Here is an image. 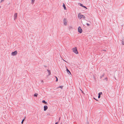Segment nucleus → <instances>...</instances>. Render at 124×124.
<instances>
[{
	"label": "nucleus",
	"instance_id": "obj_1",
	"mask_svg": "<svg viewBox=\"0 0 124 124\" xmlns=\"http://www.w3.org/2000/svg\"><path fill=\"white\" fill-rule=\"evenodd\" d=\"M72 50H73V52L76 54H78V53L76 47H75L72 48Z\"/></svg>",
	"mask_w": 124,
	"mask_h": 124
},
{
	"label": "nucleus",
	"instance_id": "obj_2",
	"mask_svg": "<svg viewBox=\"0 0 124 124\" xmlns=\"http://www.w3.org/2000/svg\"><path fill=\"white\" fill-rule=\"evenodd\" d=\"M78 17L80 19H81L82 18H85V16L83 15L79 14H78Z\"/></svg>",
	"mask_w": 124,
	"mask_h": 124
},
{
	"label": "nucleus",
	"instance_id": "obj_3",
	"mask_svg": "<svg viewBox=\"0 0 124 124\" xmlns=\"http://www.w3.org/2000/svg\"><path fill=\"white\" fill-rule=\"evenodd\" d=\"M17 54V51H15L12 52L11 53L12 55L14 56L16 55Z\"/></svg>",
	"mask_w": 124,
	"mask_h": 124
},
{
	"label": "nucleus",
	"instance_id": "obj_4",
	"mask_svg": "<svg viewBox=\"0 0 124 124\" xmlns=\"http://www.w3.org/2000/svg\"><path fill=\"white\" fill-rule=\"evenodd\" d=\"M78 31L80 33H81L82 32V30L80 26H79L78 28Z\"/></svg>",
	"mask_w": 124,
	"mask_h": 124
},
{
	"label": "nucleus",
	"instance_id": "obj_5",
	"mask_svg": "<svg viewBox=\"0 0 124 124\" xmlns=\"http://www.w3.org/2000/svg\"><path fill=\"white\" fill-rule=\"evenodd\" d=\"M63 22L64 24L65 25H66L67 24V22L66 19L65 18L63 20Z\"/></svg>",
	"mask_w": 124,
	"mask_h": 124
},
{
	"label": "nucleus",
	"instance_id": "obj_6",
	"mask_svg": "<svg viewBox=\"0 0 124 124\" xmlns=\"http://www.w3.org/2000/svg\"><path fill=\"white\" fill-rule=\"evenodd\" d=\"M17 13L15 14L14 15V20H15L17 18Z\"/></svg>",
	"mask_w": 124,
	"mask_h": 124
},
{
	"label": "nucleus",
	"instance_id": "obj_7",
	"mask_svg": "<svg viewBox=\"0 0 124 124\" xmlns=\"http://www.w3.org/2000/svg\"><path fill=\"white\" fill-rule=\"evenodd\" d=\"M44 110L46 111L48 108V107L46 105H45L44 107Z\"/></svg>",
	"mask_w": 124,
	"mask_h": 124
},
{
	"label": "nucleus",
	"instance_id": "obj_8",
	"mask_svg": "<svg viewBox=\"0 0 124 124\" xmlns=\"http://www.w3.org/2000/svg\"><path fill=\"white\" fill-rule=\"evenodd\" d=\"M102 92H100L98 93V98H100L101 97V95L102 94Z\"/></svg>",
	"mask_w": 124,
	"mask_h": 124
},
{
	"label": "nucleus",
	"instance_id": "obj_9",
	"mask_svg": "<svg viewBox=\"0 0 124 124\" xmlns=\"http://www.w3.org/2000/svg\"><path fill=\"white\" fill-rule=\"evenodd\" d=\"M122 43L123 45H124V37L122 38Z\"/></svg>",
	"mask_w": 124,
	"mask_h": 124
},
{
	"label": "nucleus",
	"instance_id": "obj_10",
	"mask_svg": "<svg viewBox=\"0 0 124 124\" xmlns=\"http://www.w3.org/2000/svg\"><path fill=\"white\" fill-rule=\"evenodd\" d=\"M67 73H68L69 74H71V73L70 70H68L67 69Z\"/></svg>",
	"mask_w": 124,
	"mask_h": 124
},
{
	"label": "nucleus",
	"instance_id": "obj_11",
	"mask_svg": "<svg viewBox=\"0 0 124 124\" xmlns=\"http://www.w3.org/2000/svg\"><path fill=\"white\" fill-rule=\"evenodd\" d=\"M47 71L48 72V75L49 76L51 74V71L50 70H47Z\"/></svg>",
	"mask_w": 124,
	"mask_h": 124
},
{
	"label": "nucleus",
	"instance_id": "obj_12",
	"mask_svg": "<svg viewBox=\"0 0 124 124\" xmlns=\"http://www.w3.org/2000/svg\"><path fill=\"white\" fill-rule=\"evenodd\" d=\"M63 7L64 9V10L66 9V8L65 7V6L64 3H63Z\"/></svg>",
	"mask_w": 124,
	"mask_h": 124
},
{
	"label": "nucleus",
	"instance_id": "obj_13",
	"mask_svg": "<svg viewBox=\"0 0 124 124\" xmlns=\"http://www.w3.org/2000/svg\"><path fill=\"white\" fill-rule=\"evenodd\" d=\"M42 102L44 103H45L46 104H47V102H46L44 100H43L42 101Z\"/></svg>",
	"mask_w": 124,
	"mask_h": 124
},
{
	"label": "nucleus",
	"instance_id": "obj_14",
	"mask_svg": "<svg viewBox=\"0 0 124 124\" xmlns=\"http://www.w3.org/2000/svg\"><path fill=\"white\" fill-rule=\"evenodd\" d=\"M38 94L36 93H35L34 94V96L36 97H37L38 96Z\"/></svg>",
	"mask_w": 124,
	"mask_h": 124
},
{
	"label": "nucleus",
	"instance_id": "obj_15",
	"mask_svg": "<svg viewBox=\"0 0 124 124\" xmlns=\"http://www.w3.org/2000/svg\"><path fill=\"white\" fill-rule=\"evenodd\" d=\"M104 76V74H102L101 76H100V78L101 79Z\"/></svg>",
	"mask_w": 124,
	"mask_h": 124
},
{
	"label": "nucleus",
	"instance_id": "obj_16",
	"mask_svg": "<svg viewBox=\"0 0 124 124\" xmlns=\"http://www.w3.org/2000/svg\"><path fill=\"white\" fill-rule=\"evenodd\" d=\"M73 28V27L72 26H69V30L71 29H72Z\"/></svg>",
	"mask_w": 124,
	"mask_h": 124
},
{
	"label": "nucleus",
	"instance_id": "obj_17",
	"mask_svg": "<svg viewBox=\"0 0 124 124\" xmlns=\"http://www.w3.org/2000/svg\"><path fill=\"white\" fill-rule=\"evenodd\" d=\"M79 5H80V6L82 7H83V5L82 4H81V3H79Z\"/></svg>",
	"mask_w": 124,
	"mask_h": 124
},
{
	"label": "nucleus",
	"instance_id": "obj_18",
	"mask_svg": "<svg viewBox=\"0 0 124 124\" xmlns=\"http://www.w3.org/2000/svg\"><path fill=\"white\" fill-rule=\"evenodd\" d=\"M63 86H60L58 88H60L61 89H62L63 88Z\"/></svg>",
	"mask_w": 124,
	"mask_h": 124
},
{
	"label": "nucleus",
	"instance_id": "obj_19",
	"mask_svg": "<svg viewBox=\"0 0 124 124\" xmlns=\"http://www.w3.org/2000/svg\"><path fill=\"white\" fill-rule=\"evenodd\" d=\"M35 0H31V2L32 3H34V2L35 1Z\"/></svg>",
	"mask_w": 124,
	"mask_h": 124
},
{
	"label": "nucleus",
	"instance_id": "obj_20",
	"mask_svg": "<svg viewBox=\"0 0 124 124\" xmlns=\"http://www.w3.org/2000/svg\"><path fill=\"white\" fill-rule=\"evenodd\" d=\"M60 120V118H59V119L58 121L57 122H56L55 124H58L59 123V121Z\"/></svg>",
	"mask_w": 124,
	"mask_h": 124
},
{
	"label": "nucleus",
	"instance_id": "obj_21",
	"mask_svg": "<svg viewBox=\"0 0 124 124\" xmlns=\"http://www.w3.org/2000/svg\"><path fill=\"white\" fill-rule=\"evenodd\" d=\"M55 77L56 78V82H57L58 81V78H57L56 77H55Z\"/></svg>",
	"mask_w": 124,
	"mask_h": 124
},
{
	"label": "nucleus",
	"instance_id": "obj_22",
	"mask_svg": "<svg viewBox=\"0 0 124 124\" xmlns=\"http://www.w3.org/2000/svg\"><path fill=\"white\" fill-rule=\"evenodd\" d=\"M83 7L85 8L86 9H87V7H85V6H84V5H83Z\"/></svg>",
	"mask_w": 124,
	"mask_h": 124
},
{
	"label": "nucleus",
	"instance_id": "obj_23",
	"mask_svg": "<svg viewBox=\"0 0 124 124\" xmlns=\"http://www.w3.org/2000/svg\"><path fill=\"white\" fill-rule=\"evenodd\" d=\"M24 119H23L22 121L21 122V123L22 124H23V121H24Z\"/></svg>",
	"mask_w": 124,
	"mask_h": 124
},
{
	"label": "nucleus",
	"instance_id": "obj_24",
	"mask_svg": "<svg viewBox=\"0 0 124 124\" xmlns=\"http://www.w3.org/2000/svg\"><path fill=\"white\" fill-rule=\"evenodd\" d=\"M86 24L88 26H89L90 25L88 23H86Z\"/></svg>",
	"mask_w": 124,
	"mask_h": 124
},
{
	"label": "nucleus",
	"instance_id": "obj_25",
	"mask_svg": "<svg viewBox=\"0 0 124 124\" xmlns=\"http://www.w3.org/2000/svg\"><path fill=\"white\" fill-rule=\"evenodd\" d=\"M4 0H1L0 1V3H1L2 1H4Z\"/></svg>",
	"mask_w": 124,
	"mask_h": 124
},
{
	"label": "nucleus",
	"instance_id": "obj_26",
	"mask_svg": "<svg viewBox=\"0 0 124 124\" xmlns=\"http://www.w3.org/2000/svg\"><path fill=\"white\" fill-rule=\"evenodd\" d=\"M80 91H81V92H82V93H83V91H82V90L81 89H80Z\"/></svg>",
	"mask_w": 124,
	"mask_h": 124
},
{
	"label": "nucleus",
	"instance_id": "obj_27",
	"mask_svg": "<svg viewBox=\"0 0 124 124\" xmlns=\"http://www.w3.org/2000/svg\"><path fill=\"white\" fill-rule=\"evenodd\" d=\"M94 99H95L96 101H97V100L96 99H95V98H94Z\"/></svg>",
	"mask_w": 124,
	"mask_h": 124
},
{
	"label": "nucleus",
	"instance_id": "obj_28",
	"mask_svg": "<svg viewBox=\"0 0 124 124\" xmlns=\"http://www.w3.org/2000/svg\"><path fill=\"white\" fill-rule=\"evenodd\" d=\"M105 79H107V78H105Z\"/></svg>",
	"mask_w": 124,
	"mask_h": 124
},
{
	"label": "nucleus",
	"instance_id": "obj_29",
	"mask_svg": "<svg viewBox=\"0 0 124 124\" xmlns=\"http://www.w3.org/2000/svg\"><path fill=\"white\" fill-rule=\"evenodd\" d=\"M63 60L64 61H65V62H66V61H65L64 60H63Z\"/></svg>",
	"mask_w": 124,
	"mask_h": 124
},
{
	"label": "nucleus",
	"instance_id": "obj_30",
	"mask_svg": "<svg viewBox=\"0 0 124 124\" xmlns=\"http://www.w3.org/2000/svg\"><path fill=\"white\" fill-rule=\"evenodd\" d=\"M87 123V124H88V122H87V123Z\"/></svg>",
	"mask_w": 124,
	"mask_h": 124
},
{
	"label": "nucleus",
	"instance_id": "obj_31",
	"mask_svg": "<svg viewBox=\"0 0 124 124\" xmlns=\"http://www.w3.org/2000/svg\"><path fill=\"white\" fill-rule=\"evenodd\" d=\"M1 7V6H0V8Z\"/></svg>",
	"mask_w": 124,
	"mask_h": 124
}]
</instances>
